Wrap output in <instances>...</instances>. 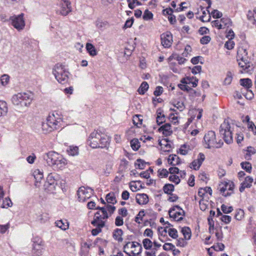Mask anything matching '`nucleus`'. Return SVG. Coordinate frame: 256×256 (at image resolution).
I'll return each mask as SVG.
<instances>
[{
    "instance_id": "dca6fc26",
    "label": "nucleus",
    "mask_w": 256,
    "mask_h": 256,
    "mask_svg": "<svg viewBox=\"0 0 256 256\" xmlns=\"http://www.w3.org/2000/svg\"><path fill=\"white\" fill-rule=\"evenodd\" d=\"M253 182V178L250 176L245 178L244 181L241 183L239 190L240 192H243L246 188H249L252 186V183Z\"/></svg>"
},
{
    "instance_id": "393cba45",
    "label": "nucleus",
    "mask_w": 256,
    "mask_h": 256,
    "mask_svg": "<svg viewBox=\"0 0 256 256\" xmlns=\"http://www.w3.org/2000/svg\"><path fill=\"white\" fill-rule=\"evenodd\" d=\"M191 150L190 146L189 145L184 144L180 146L178 150L177 151L178 154H180L182 155H186L188 152Z\"/></svg>"
},
{
    "instance_id": "f8f14e48",
    "label": "nucleus",
    "mask_w": 256,
    "mask_h": 256,
    "mask_svg": "<svg viewBox=\"0 0 256 256\" xmlns=\"http://www.w3.org/2000/svg\"><path fill=\"white\" fill-rule=\"evenodd\" d=\"M161 44L164 48H169L172 42V36L170 32H166L160 36Z\"/></svg>"
},
{
    "instance_id": "2f4dec72",
    "label": "nucleus",
    "mask_w": 256,
    "mask_h": 256,
    "mask_svg": "<svg viewBox=\"0 0 256 256\" xmlns=\"http://www.w3.org/2000/svg\"><path fill=\"white\" fill-rule=\"evenodd\" d=\"M254 14H256V8H254L253 11L248 10L247 14L248 20L253 24L256 23V20L254 16Z\"/></svg>"
},
{
    "instance_id": "58836bf2",
    "label": "nucleus",
    "mask_w": 256,
    "mask_h": 256,
    "mask_svg": "<svg viewBox=\"0 0 256 256\" xmlns=\"http://www.w3.org/2000/svg\"><path fill=\"white\" fill-rule=\"evenodd\" d=\"M144 248L146 250H150L152 246L153 243L149 238H144L142 240Z\"/></svg>"
},
{
    "instance_id": "aec40b11",
    "label": "nucleus",
    "mask_w": 256,
    "mask_h": 256,
    "mask_svg": "<svg viewBox=\"0 0 256 256\" xmlns=\"http://www.w3.org/2000/svg\"><path fill=\"white\" fill-rule=\"evenodd\" d=\"M168 160V164L172 166L178 165L180 164V159L176 154H170Z\"/></svg>"
},
{
    "instance_id": "bf43d9fd",
    "label": "nucleus",
    "mask_w": 256,
    "mask_h": 256,
    "mask_svg": "<svg viewBox=\"0 0 256 256\" xmlns=\"http://www.w3.org/2000/svg\"><path fill=\"white\" fill-rule=\"evenodd\" d=\"M168 179L170 182H174L176 184H178L180 182L179 177L176 175L170 176Z\"/></svg>"
},
{
    "instance_id": "338daca9",
    "label": "nucleus",
    "mask_w": 256,
    "mask_h": 256,
    "mask_svg": "<svg viewBox=\"0 0 256 256\" xmlns=\"http://www.w3.org/2000/svg\"><path fill=\"white\" fill-rule=\"evenodd\" d=\"M248 128L250 130L253 132L254 135H256V126L252 122L248 124Z\"/></svg>"
},
{
    "instance_id": "ddd939ff",
    "label": "nucleus",
    "mask_w": 256,
    "mask_h": 256,
    "mask_svg": "<svg viewBox=\"0 0 256 256\" xmlns=\"http://www.w3.org/2000/svg\"><path fill=\"white\" fill-rule=\"evenodd\" d=\"M46 121L52 126V128L54 130L58 129L60 128V118L56 119L55 115L52 114L48 116Z\"/></svg>"
},
{
    "instance_id": "603ef678",
    "label": "nucleus",
    "mask_w": 256,
    "mask_h": 256,
    "mask_svg": "<svg viewBox=\"0 0 256 256\" xmlns=\"http://www.w3.org/2000/svg\"><path fill=\"white\" fill-rule=\"evenodd\" d=\"M144 210H140L135 218V222L138 224H140V220H142V217L144 216Z\"/></svg>"
},
{
    "instance_id": "f3484780",
    "label": "nucleus",
    "mask_w": 256,
    "mask_h": 256,
    "mask_svg": "<svg viewBox=\"0 0 256 256\" xmlns=\"http://www.w3.org/2000/svg\"><path fill=\"white\" fill-rule=\"evenodd\" d=\"M174 211H172V210H168V214L170 217L174 218L176 221L180 222L183 220V218L180 216L177 218L178 216H184L185 214V212L184 210H180L179 212H174Z\"/></svg>"
},
{
    "instance_id": "20e7f679",
    "label": "nucleus",
    "mask_w": 256,
    "mask_h": 256,
    "mask_svg": "<svg viewBox=\"0 0 256 256\" xmlns=\"http://www.w3.org/2000/svg\"><path fill=\"white\" fill-rule=\"evenodd\" d=\"M52 74L59 83L64 84L68 82L70 74L62 64H55L52 68Z\"/></svg>"
},
{
    "instance_id": "0e129e2a",
    "label": "nucleus",
    "mask_w": 256,
    "mask_h": 256,
    "mask_svg": "<svg viewBox=\"0 0 256 256\" xmlns=\"http://www.w3.org/2000/svg\"><path fill=\"white\" fill-rule=\"evenodd\" d=\"M163 92V88L160 86H158L156 87L155 90L154 92V94L156 96H160Z\"/></svg>"
},
{
    "instance_id": "69168bd1",
    "label": "nucleus",
    "mask_w": 256,
    "mask_h": 256,
    "mask_svg": "<svg viewBox=\"0 0 256 256\" xmlns=\"http://www.w3.org/2000/svg\"><path fill=\"white\" fill-rule=\"evenodd\" d=\"M211 40L210 36H202L200 40V42L202 44H208Z\"/></svg>"
},
{
    "instance_id": "3c124183",
    "label": "nucleus",
    "mask_w": 256,
    "mask_h": 256,
    "mask_svg": "<svg viewBox=\"0 0 256 256\" xmlns=\"http://www.w3.org/2000/svg\"><path fill=\"white\" fill-rule=\"evenodd\" d=\"M244 216V212L241 209H239L236 210V213L234 215V218L238 220H240Z\"/></svg>"
},
{
    "instance_id": "4d7b16f0",
    "label": "nucleus",
    "mask_w": 256,
    "mask_h": 256,
    "mask_svg": "<svg viewBox=\"0 0 256 256\" xmlns=\"http://www.w3.org/2000/svg\"><path fill=\"white\" fill-rule=\"evenodd\" d=\"M9 76L7 74L2 75L0 79V82L2 86L6 85L9 81Z\"/></svg>"
},
{
    "instance_id": "a211bd4d",
    "label": "nucleus",
    "mask_w": 256,
    "mask_h": 256,
    "mask_svg": "<svg viewBox=\"0 0 256 256\" xmlns=\"http://www.w3.org/2000/svg\"><path fill=\"white\" fill-rule=\"evenodd\" d=\"M136 202L139 204H146L148 202V196L146 194H138L136 197Z\"/></svg>"
},
{
    "instance_id": "423d86ee",
    "label": "nucleus",
    "mask_w": 256,
    "mask_h": 256,
    "mask_svg": "<svg viewBox=\"0 0 256 256\" xmlns=\"http://www.w3.org/2000/svg\"><path fill=\"white\" fill-rule=\"evenodd\" d=\"M204 140L205 148H220L223 145L222 140H220L218 142L216 140L215 132L212 130L208 131L206 134Z\"/></svg>"
},
{
    "instance_id": "f704fd0d",
    "label": "nucleus",
    "mask_w": 256,
    "mask_h": 256,
    "mask_svg": "<svg viewBox=\"0 0 256 256\" xmlns=\"http://www.w3.org/2000/svg\"><path fill=\"white\" fill-rule=\"evenodd\" d=\"M169 142L170 141L167 139H164L162 140L159 141L158 144L160 146H164V151L169 152L170 151V148H172L171 145L169 144Z\"/></svg>"
},
{
    "instance_id": "49530a36",
    "label": "nucleus",
    "mask_w": 256,
    "mask_h": 256,
    "mask_svg": "<svg viewBox=\"0 0 256 256\" xmlns=\"http://www.w3.org/2000/svg\"><path fill=\"white\" fill-rule=\"evenodd\" d=\"M78 149L77 146H70L67 150V152L69 155L74 156L78 154Z\"/></svg>"
},
{
    "instance_id": "2eb2a0df",
    "label": "nucleus",
    "mask_w": 256,
    "mask_h": 256,
    "mask_svg": "<svg viewBox=\"0 0 256 256\" xmlns=\"http://www.w3.org/2000/svg\"><path fill=\"white\" fill-rule=\"evenodd\" d=\"M198 79L194 76H187L182 78L180 80L181 83L187 84H192V86L195 88L197 86L198 83Z\"/></svg>"
},
{
    "instance_id": "b1692460",
    "label": "nucleus",
    "mask_w": 256,
    "mask_h": 256,
    "mask_svg": "<svg viewBox=\"0 0 256 256\" xmlns=\"http://www.w3.org/2000/svg\"><path fill=\"white\" fill-rule=\"evenodd\" d=\"M156 114V123L160 126L166 122V116L164 114L162 113L160 109H158L157 110Z\"/></svg>"
},
{
    "instance_id": "864d4df0",
    "label": "nucleus",
    "mask_w": 256,
    "mask_h": 256,
    "mask_svg": "<svg viewBox=\"0 0 256 256\" xmlns=\"http://www.w3.org/2000/svg\"><path fill=\"white\" fill-rule=\"evenodd\" d=\"M168 233L169 236L173 238H176L178 236V231L174 228H170L168 230Z\"/></svg>"
},
{
    "instance_id": "c03bdc74",
    "label": "nucleus",
    "mask_w": 256,
    "mask_h": 256,
    "mask_svg": "<svg viewBox=\"0 0 256 256\" xmlns=\"http://www.w3.org/2000/svg\"><path fill=\"white\" fill-rule=\"evenodd\" d=\"M142 116L141 115H135L133 117V122L134 124L137 126H138V125H141L142 122V119L141 118Z\"/></svg>"
},
{
    "instance_id": "a19ab883",
    "label": "nucleus",
    "mask_w": 256,
    "mask_h": 256,
    "mask_svg": "<svg viewBox=\"0 0 256 256\" xmlns=\"http://www.w3.org/2000/svg\"><path fill=\"white\" fill-rule=\"evenodd\" d=\"M146 162L142 159H138L134 163L135 167L136 168L144 169L145 167Z\"/></svg>"
},
{
    "instance_id": "7ed1b4c3",
    "label": "nucleus",
    "mask_w": 256,
    "mask_h": 256,
    "mask_svg": "<svg viewBox=\"0 0 256 256\" xmlns=\"http://www.w3.org/2000/svg\"><path fill=\"white\" fill-rule=\"evenodd\" d=\"M44 158L48 164L54 168L62 169L66 164V160L63 156L54 151H50L44 155Z\"/></svg>"
},
{
    "instance_id": "052dcab7",
    "label": "nucleus",
    "mask_w": 256,
    "mask_h": 256,
    "mask_svg": "<svg viewBox=\"0 0 256 256\" xmlns=\"http://www.w3.org/2000/svg\"><path fill=\"white\" fill-rule=\"evenodd\" d=\"M134 22V18H130L128 20L123 26L124 29H126L127 28H130Z\"/></svg>"
},
{
    "instance_id": "6e6d98bb",
    "label": "nucleus",
    "mask_w": 256,
    "mask_h": 256,
    "mask_svg": "<svg viewBox=\"0 0 256 256\" xmlns=\"http://www.w3.org/2000/svg\"><path fill=\"white\" fill-rule=\"evenodd\" d=\"M221 209L223 212L224 214L230 213L233 210V208L232 206H230L229 207H227V206L224 204H222V205Z\"/></svg>"
},
{
    "instance_id": "0eeeda50",
    "label": "nucleus",
    "mask_w": 256,
    "mask_h": 256,
    "mask_svg": "<svg viewBox=\"0 0 256 256\" xmlns=\"http://www.w3.org/2000/svg\"><path fill=\"white\" fill-rule=\"evenodd\" d=\"M220 134L223 136L224 142L230 144L232 142V130L230 123L228 120H225L221 124L220 129Z\"/></svg>"
},
{
    "instance_id": "e433bc0d",
    "label": "nucleus",
    "mask_w": 256,
    "mask_h": 256,
    "mask_svg": "<svg viewBox=\"0 0 256 256\" xmlns=\"http://www.w3.org/2000/svg\"><path fill=\"white\" fill-rule=\"evenodd\" d=\"M42 128L44 133L49 132L55 130L54 128H52V126H51L46 121L42 123Z\"/></svg>"
},
{
    "instance_id": "4c0bfd02",
    "label": "nucleus",
    "mask_w": 256,
    "mask_h": 256,
    "mask_svg": "<svg viewBox=\"0 0 256 256\" xmlns=\"http://www.w3.org/2000/svg\"><path fill=\"white\" fill-rule=\"evenodd\" d=\"M34 176L36 180L35 185L37 186V183L40 182V180L43 178V174L41 172L38 170H36L34 172Z\"/></svg>"
},
{
    "instance_id": "6ab92c4d",
    "label": "nucleus",
    "mask_w": 256,
    "mask_h": 256,
    "mask_svg": "<svg viewBox=\"0 0 256 256\" xmlns=\"http://www.w3.org/2000/svg\"><path fill=\"white\" fill-rule=\"evenodd\" d=\"M158 131L162 132L163 134L166 136H170L172 133L171 125L170 123H166L162 126L158 128Z\"/></svg>"
},
{
    "instance_id": "cd10ccee",
    "label": "nucleus",
    "mask_w": 256,
    "mask_h": 256,
    "mask_svg": "<svg viewBox=\"0 0 256 256\" xmlns=\"http://www.w3.org/2000/svg\"><path fill=\"white\" fill-rule=\"evenodd\" d=\"M96 25L97 28L102 30L108 26V23L106 20H98L96 22Z\"/></svg>"
},
{
    "instance_id": "6e6552de",
    "label": "nucleus",
    "mask_w": 256,
    "mask_h": 256,
    "mask_svg": "<svg viewBox=\"0 0 256 256\" xmlns=\"http://www.w3.org/2000/svg\"><path fill=\"white\" fill-rule=\"evenodd\" d=\"M56 177H58L56 174H50L46 178V180L44 185V190L48 192L52 193L56 189L57 185Z\"/></svg>"
},
{
    "instance_id": "09e8293b",
    "label": "nucleus",
    "mask_w": 256,
    "mask_h": 256,
    "mask_svg": "<svg viewBox=\"0 0 256 256\" xmlns=\"http://www.w3.org/2000/svg\"><path fill=\"white\" fill-rule=\"evenodd\" d=\"M153 18V14L148 10H146L144 13L142 18L145 20H148L152 19Z\"/></svg>"
},
{
    "instance_id": "39448f33",
    "label": "nucleus",
    "mask_w": 256,
    "mask_h": 256,
    "mask_svg": "<svg viewBox=\"0 0 256 256\" xmlns=\"http://www.w3.org/2000/svg\"><path fill=\"white\" fill-rule=\"evenodd\" d=\"M32 100V94L31 92L18 93L13 96L12 101L14 104L20 105L21 106H28Z\"/></svg>"
},
{
    "instance_id": "8fccbe9b",
    "label": "nucleus",
    "mask_w": 256,
    "mask_h": 256,
    "mask_svg": "<svg viewBox=\"0 0 256 256\" xmlns=\"http://www.w3.org/2000/svg\"><path fill=\"white\" fill-rule=\"evenodd\" d=\"M232 72H228L226 76L224 78V84H225V85L230 84L232 81Z\"/></svg>"
},
{
    "instance_id": "4468645a",
    "label": "nucleus",
    "mask_w": 256,
    "mask_h": 256,
    "mask_svg": "<svg viewBox=\"0 0 256 256\" xmlns=\"http://www.w3.org/2000/svg\"><path fill=\"white\" fill-rule=\"evenodd\" d=\"M205 159L204 154L202 152L198 154V158L196 160H194L190 166V168H193L194 170H198L201 166L202 162Z\"/></svg>"
},
{
    "instance_id": "412c9836",
    "label": "nucleus",
    "mask_w": 256,
    "mask_h": 256,
    "mask_svg": "<svg viewBox=\"0 0 256 256\" xmlns=\"http://www.w3.org/2000/svg\"><path fill=\"white\" fill-rule=\"evenodd\" d=\"M240 84L246 90L250 89L252 86V81L248 78L240 79Z\"/></svg>"
},
{
    "instance_id": "473e14b6",
    "label": "nucleus",
    "mask_w": 256,
    "mask_h": 256,
    "mask_svg": "<svg viewBox=\"0 0 256 256\" xmlns=\"http://www.w3.org/2000/svg\"><path fill=\"white\" fill-rule=\"evenodd\" d=\"M8 110L6 102L4 101H0V116L6 115Z\"/></svg>"
},
{
    "instance_id": "f03ea898",
    "label": "nucleus",
    "mask_w": 256,
    "mask_h": 256,
    "mask_svg": "<svg viewBox=\"0 0 256 256\" xmlns=\"http://www.w3.org/2000/svg\"><path fill=\"white\" fill-rule=\"evenodd\" d=\"M88 142L92 148H105L109 144V138L104 134L94 131L89 136Z\"/></svg>"
},
{
    "instance_id": "e2e57ef3",
    "label": "nucleus",
    "mask_w": 256,
    "mask_h": 256,
    "mask_svg": "<svg viewBox=\"0 0 256 256\" xmlns=\"http://www.w3.org/2000/svg\"><path fill=\"white\" fill-rule=\"evenodd\" d=\"M234 42L232 40H229L224 44V47L228 50H232L234 48Z\"/></svg>"
},
{
    "instance_id": "a18cd8bd",
    "label": "nucleus",
    "mask_w": 256,
    "mask_h": 256,
    "mask_svg": "<svg viewBox=\"0 0 256 256\" xmlns=\"http://www.w3.org/2000/svg\"><path fill=\"white\" fill-rule=\"evenodd\" d=\"M12 203L9 198H6L3 200L2 204L1 206L2 208H8L12 206Z\"/></svg>"
},
{
    "instance_id": "9b49d317",
    "label": "nucleus",
    "mask_w": 256,
    "mask_h": 256,
    "mask_svg": "<svg viewBox=\"0 0 256 256\" xmlns=\"http://www.w3.org/2000/svg\"><path fill=\"white\" fill-rule=\"evenodd\" d=\"M60 6V14L62 16H66L72 12L71 3L68 0H58Z\"/></svg>"
},
{
    "instance_id": "c85d7f7f",
    "label": "nucleus",
    "mask_w": 256,
    "mask_h": 256,
    "mask_svg": "<svg viewBox=\"0 0 256 256\" xmlns=\"http://www.w3.org/2000/svg\"><path fill=\"white\" fill-rule=\"evenodd\" d=\"M105 226L104 222H101L98 225H96L95 226L96 228H94L92 230V234L94 236H97L99 233L102 232V228L104 227Z\"/></svg>"
},
{
    "instance_id": "ea45409f",
    "label": "nucleus",
    "mask_w": 256,
    "mask_h": 256,
    "mask_svg": "<svg viewBox=\"0 0 256 256\" xmlns=\"http://www.w3.org/2000/svg\"><path fill=\"white\" fill-rule=\"evenodd\" d=\"M130 146L133 150L136 151L138 150L140 146L138 140L134 138L130 141Z\"/></svg>"
},
{
    "instance_id": "37998d69",
    "label": "nucleus",
    "mask_w": 256,
    "mask_h": 256,
    "mask_svg": "<svg viewBox=\"0 0 256 256\" xmlns=\"http://www.w3.org/2000/svg\"><path fill=\"white\" fill-rule=\"evenodd\" d=\"M220 22L222 24V26H224L228 28L232 24V22L231 20L227 17L222 18L220 19Z\"/></svg>"
},
{
    "instance_id": "f257e3e1",
    "label": "nucleus",
    "mask_w": 256,
    "mask_h": 256,
    "mask_svg": "<svg viewBox=\"0 0 256 256\" xmlns=\"http://www.w3.org/2000/svg\"><path fill=\"white\" fill-rule=\"evenodd\" d=\"M248 45L246 44L238 46L237 50L236 60L239 66L242 68V73L250 72L252 71L254 66L250 62V58L248 56Z\"/></svg>"
},
{
    "instance_id": "72a5a7b5",
    "label": "nucleus",
    "mask_w": 256,
    "mask_h": 256,
    "mask_svg": "<svg viewBox=\"0 0 256 256\" xmlns=\"http://www.w3.org/2000/svg\"><path fill=\"white\" fill-rule=\"evenodd\" d=\"M163 190L165 194H171L174 190V186L172 184H166L163 186Z\"/></svg>"
},
{
    "instance_id": "c9c22d12",
    "label": "nucleus",
    "mask_w": 256,
    "mask_h": 256,
    "mask_svg": "<svg viewBox=\"0 0 256 256\" xmlns=\"http://www.w3.org/2000/svg\"><path fill=\"white\" fill-rule=\"evenodd\" d=\"M149 88V86L147 82H143L138 91L140 94H144L145 92L148 90Z\"/></svg>"
},
{
    "instance_id": "de8ad7c7",
    "label": "nucleus",
    "mask_w": 256,
    "mask_h": 256,
    "mask_svg": "<svg viewBox=\"0 0 256 256\" xmlns=\"http://www.w3.org/2000/svg\"><path fill=\"white\" fill-rule=\"evenodd\" d=\"M102 216H94V218L92 221L91 224L94 226H96V225H98L101 222H104L102 220Z\"/></svg>"
},
{
    "instance_id": "bb28decb",
    "label": "nucleus",
    "mask_w": 256,
    "mask_h": 256,
    "mask_svg": "<svg viewBox=\"0 0 256 256\" xmlns=\"http://www.w3.org/2000/svg\"><path fill=\"white\" fill-rule=\"evenodd\" d=\"M106 200L108 204H115L117 200L114 192H111L106 195Z\"/></svg>"
},
{
    "instance_id": "a878e982",
    "label": "nucleus",
    "mask_w": 256,
    "mask_h": 256,
    "mask_svg": "<svg viewBox=\"0 0 256 256\" xmlns=\"http://www.w3.org/2000/svg\"><path fill=\"white\" fill-rule=\"evenodd\" d=\"M32 252L36 256L42 254L44 244H33Z\"/></svg>"
},
{
    "instance_id": "1a4fd4ad",
    "label": "nucleus",
    "mask_w": 256,
    "mask_h": 256,
    "mask_svg": "<svg viewBox=\"0 0 256 256\" xmlns=\"http://www.w3.org/2000/svg\"><path fill=\"white\" fill-rule=\"evenodd\" d=\"M94 190L90 188L80 187L77 192L78 200L80 202H84L90 198L93 194Z\"/></svg>"
},
{
    "instance_id": "5fc2aeb1",
    "label": "nucleus",
    "mask_w": 256,
    "mask_h": 256,
    "mask_svg": "<svg viewBox=\"0 0 256 256\" xmlns=\"http://www.w3.org/2000/svg\"><path fill=\"white\" fill-rule=\"evenodd\" d=\"M95 209L100 210V212H102V213L103 220L106 219L108 218L107 210H106V208H105V207L98 206V207L96 208Z\"/></svg>"
},
{
    "instance_id": "4be33fe9",
    "label": "nucleus",
    "mask_w": 256,
    "mask_h": 256,
    "mask_svg": "<svg viewBox=\"0 0 256 256\" xmlns=\"http://www.w3.org/2000/svg\"><path fill=\"white\" fill-rule=\"evenodd\" d=\"M123 233V231L122 229L117 228L114 230L112 233L113 238L118 242H122L123 240L122 237Z\"/></svg>"
},
{
    "instance_id": "7c9ffc66",
    "label": "nucleus",
    "mask_w": 256,
    "mask_h": 256,
    "mask_svg": "<svg viewBox=\"0 0 256 256\" xmlns=\"http://www.w3.org/2000/svg\"><path fill=\"white\" fill-rule=\"evenodd\" d=\"M181 232L183 234L184 238L186 240H188L191 238V230L189 227L184 226L182 228Z\"/></svg>"
},
{
    "instance_id": "79ce46f5",
    "label": "nucleus",
    "mask_w": 256,
    "mask_h": 256,
    "mask_svg": "<svg viewBox=\"0 0 256 256\" xmlns=\"http://www.w3.org/2000/svg\"><path fill=\"white\" fill-rule=\"evenodd\" d=\"M242 169L244 170L246 172L250 173L252 171V165L250 163L248 162H242L240 164Z\"/></svg>"
},
{
    "instance_id": "680f3d73",
    "label": "nucleus",
    "mask_w": 256,
    "mask_h": 256,
    "mask_svg": "<svg viewBox=\"0 0 256 256\" xmlns=\"http://www.w3.org/2000/svg\"><path fill=\"white\" fill-rule=\"evenodd\" d=\"M174 246L172 243H165L163 246V248L165 250H174Z\"/></svg>"
},
{
    "instance_id": "c756f323",
    "label": "nucleus",
    "mask_w": 256,
    "mask_h": 256,
    "mask_svg": "<svg viewBox=\"0 0 256 256\" xmlns=\"http://www.w3.org/2000/svg\"><path fill=\"white\" fill-rule=\"evenodd\" d=\"M86 49L90 56H94L97 54L96 50L94 46L92 44H86Z\"/></svg>"
},
{
    "instance_id": "9d476101",
    "label": "nucleus",
    "mask_w": 256,
    "mask_h": 256,
    "mask_svg": "<svg viewBox=\"0 0 256 256\" xmlns=\"http://www.w3.org/2000/svg\"><path fill=\"white\" fill-rule=\"evenodd\" d=\"M23 17L24 14H21L18 16H14L10 18L12 20V24L18 30H22L24 27L25 22Z\"/></svg>"
},
{
    "instance_id": "5701e85b",
    "label": "nucleus",
    "mask_w": 256,
    "mask_h": 256,
    "mask_svg": "<svg viewBox=\"0 0 256 256\" xmlns=\"http://www.w3.org/2000/svg\"><path fill=\"white\" fill-rule=\"evenodd\" d=\"M55 223L56 226L62 230H66L68 228L69 224L66 220H57Z\"/></svg>"
},
{
    "instance_id": "13d9d810",
    "label": "nucleus",
    "mask_w": 256,
    "mask_h": 256,
    "mask_svg": "<svg viewBox=\"0 0 256 256\" xmlns=\"http://www.w3.org/2000/svg\"><path fill=\"white\" fill-rule=\"evenodd\" d=\"M212 14V17L214 18H220L222 16V14L221 12H219L217 10H213L212 12L210 14V15Z\"/></svg>"
},
{
    "instance_id": "774afa93",
    "label": "nucleus",
    "mask_w": 256,
    "mask_h": 256,
    "mask_svg": "<svg viewBox=\"0 0 256 256\" xmlns=\"http://www.w3.org/2000/svg\"><path fill=\"white\" fill-rule=\"evenodd\" d=\"M224 245L222 243H218L216 245H214L213 248L216 251H222L224 248Z\"/></svg>"
}]
</instances>
